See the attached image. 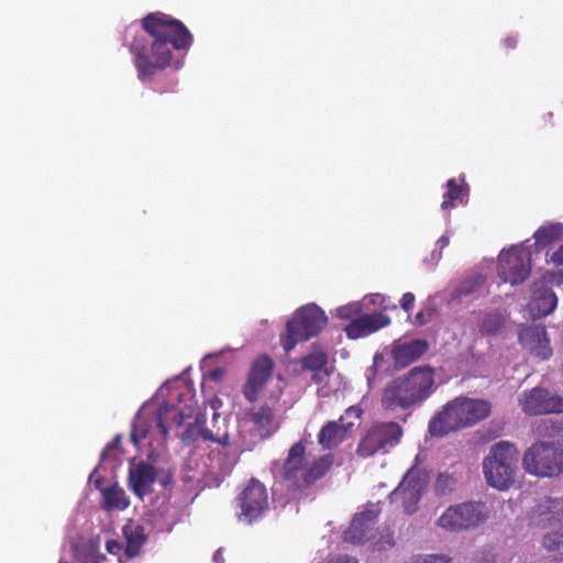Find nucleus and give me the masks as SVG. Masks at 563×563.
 <instances>
[{"label": "nucleus", "instance_id": "603ef678", "mask_svg": "<svg viewBox=\"0 0 563 563\" xmlns=\"http://www.w3.org/2000/svg\"><path fill=\"white\" fill-rule=\"evenodd\" d=\"M213 561L216 563H223L224 562V559H223V554H222V550L219 549L214 552L213 554Z\"/></svg>", "mask_w": 563, "mask_h": 563}, {"label": "nucleus", "instance_id": "de8ad7c7", "mask_svg": "<svg viewBox=\"0 0 563 563\" xmlns=\"http://www.w3.org/2000/svg\"><path fill=\"white\" fill-rule=\"evenodd\" d=\"M121 442V437L120 435H117L108 445L107 448L102 451L100 457L101 460H106V455H107V452L110 451V450H113L115 449Z\"/></svg>", "mask_w": 563, "mask_h": 563}, {"label": "nucleus", "instance_id": "aec40b11", "mask_svg": "<svg viewBox=\"0 0 563 563\" xmlns=\"http://www.w3.org/2000/svg\"><path fill=\"white\" fill-rule=\"evenodd\" d=\"M532 523L548 528L563 522V499L547 498L532 509Z\"/></svg>", "mask_w": 563, "mask_h": 563}, {"label": "nucleus", "instance_id": "ea45409f", "mask_svg": "<svg viewBox=\"0 0 563 563\" xmlns=\"http://www.w3.org/2000/svg\"><path fill=\"white\" fill-rule=\"evenodd\" d=\"M433 318V310L429 309L426 311H419L413 319V324L416 327H422L429 323Z\"/></svg>", "mask_w": 563, "mask_h": 563}, {"label": "nucleus", "instance_id": "412c9836", "mask_svg": "<svg viewBox=\"0 0 563 563\" xmlns=\"http://www.w3.org/2000/svg\"><path fill=\"white\" fill-rule=\"evenodd\" d=\"M157 470L150 463L140 462L129 471V486L140 498L152 493L156 481Z\"/></svg>", "mask_w": 563, "mask_h": 563}, {"label": "nucleus", "instance_id": "473e14b6", "mask_svg": "<svg viewBox=\"0 0 563 563\" xmlns=\"http://www.w3.org/2000/svg\"><path fill=\"white\" fill-rule=\"evenodd\" d=\"M542 545L550 552L563 549V530L547 533L542 540Z\"/></svg>", "mask_w": 563, "mask_h": 563}, {"label": "nucleus", "instance_id": "2f4dec72", "mask_svg": "<svg viewBox=\"0 0 563 563\" xmlns=\"http://www.w3.org/2000/svg\"><path fill=\"white\" fill-rule=\"evenodd\" d=\"M504 327V318L499 313L486 314L479 324V332L484 335L495 334Z\"/></svg>", "mask_w": 563, "mask_h": 563}, {"label": "nucleus", "instance_id": "4be33fe9", "mask_svg": "<svg viewBox=\"0 0 563 563\" xmlns=\"http://www.w3.org/2000/svg\"><path fill=\"white\" fill-rule=\"evenodd\" d=\"M558 305V298L550 287L533 284L532 298L528 303L530 314L533 318H542L550 314Z\"/></svg>", "mask_w": 563, "mask_h": 563}, {"label": "nucleus", "instance_id": "4c0bfd02", "mask_svg": "<svg viewBox=\"0 0 563 563\" xmlns=\"http://www.w3.org/2000/svg\"><path fill=\"white\" fill-rule=\"evenodd\" d=\"M485 279L482 275L476 276L473 279L465 280L457 289L460 295H470L473 292L475 287L482 286Z\"/></svg>", "mask_w": 563, "mask_h": 563}, {"label": "nucleus", "instance_id": "0eeeda50", "mask_svg": "<svg viewBox=\"0 0 563 563\" xmlns=\"http://www.w3.org/2000/svg\"><path fill=\"white\" fill-rule=\"evenodd\" d=\"M328 322L323 310L314 303L299 308L286 324V333L280 342L286 352L291 351L298 342L317 335Z\"/></svg>", "mask_w": 563, "mask_h": 563}, {"label": "nucleus", "instance_id": "9d476101", "mask_svg": "<svg viewBox=\"0 0 563 563\" xmlns=\"http://www.w3.org/2000/svg\"><path fill=\"white\" fill-rule=\"evenodd\" d=\"M489 510L483 501H466L450 506L438 519V526L451 532L468 530L484 523Z\"/></svg>", "mask_w": 563, "mask_h": 563}, {"label": "nucleus", "instance_id": "a211bd4d", "mask_svg": "<svg viewBox=\"0 0 563 563\" xmlns=\"http://www.w3.org/2000/svg\"><path fill=\"white\" fill-rule=\"evenodd\" d=\"M390 323V318L383 312L365 313L352 319L344 328L349 339L367 336Z\"/></svg>", "mask_w": 563, "mask_h": 563}, {"label": "nucleus", "instance_id": "dca6fc26", "mask_svg": "<svg viewBox=\"0 0 563 563\" xmlns=\"http://www.w3.org/2000/svg\"><path fill=\"white\" fill-rule=\"evenodd\" d=\"M519 342L533 356L542 361L549 360L552 355L550 339L545 327L542 324L522 327L519 331Z\"/></svg>", "mask_w": 563, "mask_h": 563}, {"label": "nucleus", "instance_id": "f257e3e1", "mask_svg": "<svg viewBox=\"0 0 563 563\" xmlns=\"http://www.w3.org/2000/svg\"><path fill=\"white\" fill-rule=\"evenodd\" d=\"M133 57L137 79L151 82L154 75L174 65V51H188L194 37L186 25L163 12L146 14L141 20V30L130 25L125 41Z\"/></svg>", "mask_w": 563, "mask_h": 563}, {"label": "nucleus", "instance_id": "39448f33", "mask_svg": "<svg viewBox=\"0 0 563 563\" xmlns=\"http://www.w3.org/2000/svg\"><path fill=\"white\" fill-rule=\"evenodd\" d=\"M192 408L187 406L184 409L175 405L163 402L153 412L139 413L133 422L131 441L135 446L157 433L162 440H166L169 429L173 426H181L187 418L192 416Z\"/></svg>", "mask_w": 563, "mask_h": 563}, {"label": "nucleus", "instance_id": "6e6552de", "mask_svg": "<svg viewBox=\"0 0 563 563\" xmlns=\"http://www.w3.org/2000/svg\"><path fill=\"white\" fill-rule=\"evenodd\" d=\"M522 466L539 477L558 476L563 473V449L550 442H536L525 452Z\"/></svg>", "mask_w": 563, "mask_h": 563}, {"label": "nucleus", "instance_id": "7ed1b4c3", "mask_svg": "<svg viewBox=\"0 0 563 563\" xmlns=\"http://www.w3.org/2000/svg\"><path fill=\"white\" fill-rule=\"evenodd\" d=\"M492 407L487 400L459 397L449 401L429 422L433 437H443L487 418Z\"/></svg>", "mask_w": 563, "mask_h": 563}, {"label": "nucleus", "instance_id": "423d86ee", "mask_svg": "<svg viewBox=\"0 0 563 563\" xmlns=\"http://www.w3.org/2000/svg\"><path fill=\"white\" fill-rule=\"evenodd\" d=\"M519 451L508 441L495 443L483 461V473L487 484L498 490H507L517 479Z\"/></svg>", "mask_w": 563, "mask_h": 563}, {"label": "nucleus", "instance_id": "f3484780", "mask_svg": "<svg viewBox=\"0 0 563 563\" xmlns=\"http://www.w3.org/2000/svg\"><path fill=\"white\" fill-rule=\"evenodd\" d=\"M378 512L367 509L357 514L352 519L349 528L344 531L343 539L352 544H364L375 537Z\"/></svg>", "mask_w": 563, "mask_h": 563}, {"label": "nucleus", "instance_id": "79ce46f5", "mask_svg": "<svg viewBox=\"0 0 563 563\" xmlns=\"http://www.w3.org/2000/svg\"><path fill=\"white\" fill-rule=\"evenodd\" d=\"M415 300L416 297L412 292H405L401 297L400 306L405 311L409 312L413 308Z\"/></svg>", "mask_w": 563, "mask_h": 563}, {"label": "nucleus", "instance_id": "c756f323", "mask_svg": "<svg viewBox=\"0 0 563 563\" xmlns=\"http://www.w3.org/2000/svg\"><path fill=\"white\" fill-rule=\"evenodd\" d=\"M536 244L545 247L563 238V224L552 223L547 227L539 228L534 233Z\"/></svg>", "mask_w": 563, "mask_h": 563}, {"label": "nucleus", "instance_id": "c85d7f7f", "mask_svg": "<svg viewBox=\"0 0 563 563\" xmlns=\"http://www.w3.org/2000/svg\"><path fill=\"white\" fill-rule=\"evenodd\" d=\"M302 368L313 372L312 379L319 382L322 378L321 375L327 376L328 369V356L324 352H313L303 356L300 361Z\"/></svg>", "mask_w": 563, "mask_h": 563}, {"label": "nucleus", "instance_id": "58836bf2", "mask_svg": "<svg viewBox=\"0 0 563 563\" xmlns=\"http://www.w3.org/2000/svg\"><path fill=\"white\" fill-rule=\"evenodd\" d=\"M156 479L164 488H172L174 484V472L170 470L157 471Z\"/></svg>", "mask_w": 563, "mask_h": 563}, {"label": "nucleus", "instance_id": "49530a36", "mask_svg": "<svg viewBox=\"0 0 563 563\" xmlns=\"http://www.w3.org/2000/svg\"><path fill=\"white\" fill-rule=\"evenodd\" d=\"M363 415V409L358 406H351L345 410L344 417H354L355 419H360Z\"/></svg>", "mask_w": 563, "mask_h": 563}, {"label": "nucleus", "instance_id": "09e8293b", "mask_svg": "<svg viewBox=\"0 0 563 563\" xmlns=\"http://www.w3.org/2000/svg\"><path fill=\"white\" fill-rule=\"evenodd\" d=\"M517 43H518V40L516 36H507L505 40H504V46L507 48V49H514L516 46H517Z\"/></svg>", "mask_w": 563, "mask_h": 563}, {"label": "nucleus", "instance_id": "f8f14e48", "mask_svg": "<svg viewBox=\"0 0 563 563\" xmlns=\"http://www.w3.org/2000/svg\"><path fill=\"white\" fill-rule=\"evenodd\" d=\"M427 486L426 476L417 468L407 471L399 485L389 494L393 504H399L405 514L412 515L418 510L422 493Z\"/></svg>", "mask_w": 563, "mask_h": 563}, {"label": "nucleus", "instance_id": "f704fd0d", "mask_svg": "<svg viewBox=\"0 0 563 563\" xmlns=\"http://www.w3.org/2000/svg\"><path fill=\"white\" fill-rule=\"evenodd\" d=\"M563 430L562 423L552 420L542 421L537 427V432L540 437H554Z\"/></svg>", "mask_w": 563, "mask_h": 563}, {"label": "nucleus", "instance_id": "bb28decb", "mask_svg": "<svg viewBox=\"0 0 563 563\" xmlns=\"http://www.w3.org/2000/svg\"><path fill=\"white\" fill-rule=\"evenodd\" d=\"M103 496L102 508L111 511V510H124L130 506V499L126 496L123 488H121L117 483L101 489Z\"/></svg>", "mask_w": 563, "mask_h": 563}, {"label": "nucleus", "instance_id": "8fccbe9b", "mask_svg": "<svg viewBox=\"0 0 563 563\" xmlns=\"http://www.w3.org/2000/svg\"><path fill=\"white\" fill-rule=\"evenodd\" d=\"M330 563H358V561L352 556L343 555V556H338L335 560L331 561Z\"/></svg>", "mask_w": 563, "mask_h": 563}, {"label": "nucleus", "instance_id": "a18cd8bd", "mask_svg": "<svg viewBox=\"0 0 563 563\" xmlns=\"http://www.w3.org/2000/svg\"><path fill=\"white\" fill-rule=\"evenodd\" d=\"M550 261L554 265H563V244L552 253Z\"/></svg>", "mask_w": 563, "mask_h": 563}, {"label": "nucleus", "instance_id": "c03bdc74", "mask_svg": "<svg viewBox=\"0 0 563 563\" xmlns=\"http://www.w3.org/2000/svg\"><path fill=\"white\" fill-rule=\"evenodd\" d=\"M550 261L554 265H563V244L552 253Z\"/></svg>", "mask_w": 563, "mask_h": 563}, {"label": "nucleus", "instance_id": "4468645a", "mask_svg": "<svg viewBox=\"0 0 563 563\" xmlns=\"http://www.w3.org/2000/svg\"><path fill=\"white\" fill-rule=\"evenodd\" d=\"M522 411L529 416L563 413V397L541 387L525 393Z\"/></svg>", "mask_w": 563, "mask_h": 563}, {"label": "nucleus", "instance_id": "9b49d317", "mask_svg": "<svg viewBox=\"0 0 563 563\" xmlns=\"http://www.w3.org/2000/svg\"><path fill=\"white\" fill-rule=\"evenodd\" d=\"M235 501L241 510L238 515L239 519L250 525L263 518L269 508L267 489L256 478L247 481L238 494Z\"/></svg>", "mask_w": 563, "mask_h": 563}, {"label": "nucleus", "instance_id": "b1692460", "mask_svg": "<svg viewBox=\"0 0 563 563\" xmlns=\"http://www.w3.org/2000/svg\"><path fill=\"white\" fill-rule=\"evenodd\" d=\"M250 416L255 431L263 440L271 438L279 428L276 422L275 410L267 404L251 411Z\"/></svg>", "mask_w": 563, "mask_h": 563}, {"label": "nucleus", "instance_id": "ddd939ff", "mask_svg": "<svg viewBox=\"0 0 563 563\" xmlns=\"http://www.w3.org/2000/svg\"><path fill=\"white\" fill-rule=\"evenodd\" d=\"M531 264L529 252L521 246H511L498 256V275L504 283L518 285L530 275Z\"/></svg>", "mask_w": 563, "mask_h": 563}, {"label": "nucleus", "instance_id": "37998d69", "mask_svg": "<svg viewBox=\"0 0 563 563\" xmlns=\"http://www.w3.org/2000/svg\"><path fill=\"white\" fill-rule=\"evenodd\" d=\"M415 563H450V559L443 555H429L423 559H418Z\"/></svg>", "mask_w": 563, "mask_h": 563}, {"label": "nucleus", "instance_id": "393cba45", "mask_svg": "<svg viewBox=\"0 0 563 563\" xmlns=\"http://www.w3.org/2000/svg\"><path fill=\"white\" fill-rule=\"evenodd\" d=\"M122 532L125 539V556L128 559L137 556L147 540L144 527L141 525H126L123 527Z\"/></svg>", "mask_w": 563, "mask_h": 563}, {"label": "nucleus", "instance_id": "1a4fd4ad", "mask_svg": "<svg viewBox=\"0 0 563 563\" xmlns=\"http://www.w3.org/2000/svg\"><path fill=\"white\" fill-rule=\"evenodd\" d=\"M402 435L404 430L398 422H375L362 435L356 454L362 459H368L378 453H388L399 444Z\"/></svg>", "mask_w": 563, "mask_h": 563}, {"label": "nucleus", "instance_id": "f03ea898", "mask_svg": "<svg viewBox=\"0 0 563 563\" xmlns=\"http://www.w3.org/2000/svg\"><path fill=\"white\" fill-rule=\"evenodd\" d=\"M435 389L434 372L429 365L416 366L393 379L383 390L380 406L395 412L411 410L426 401Z\"/></svg>", "mask_w": 563, "mask_h": 563}, {"label": "nucleus", "instance_id": "20e7f679", "mask_svg": "<svg viewBox=\"0 0 563 563\" xmlns=\"http://www.w3.org/2000/svg\"><path fill=\"white\" fill-rule=\"evenodd\" d=\"M333 463L334 456L330 453L319 456L310 463L307 457L306 446L299 441L294 443L288 450L287 457L283 463L282 477L296 489H306L324 477Z\"/></svg>", "mask_w": 563, "mask_h": 563}, {"label": "nucleus", "instance_id": "2eb2a0df", "mask_svg": "<svg viewBox=\"0 0 563 563\" xmlns=\"http://www.w3.org/2000/svg\"><path fill=\"white\" fill-rule=\"evenodd\" d=\"M275 363L267 354L257 356L251 364L246 382L243 385L242 393L250 402H255L258 394L263 390L271 378Z\"/></svg>", "mask_w": 563, "mask_h": 563}, {"label": "nucleus", "instance_id": "a878e982", "mask_svg": "<svg viewBox=\"0 0 563 563\" xmlns=\"http://www.w3.org/2000/svg\"><path fill=\"white\" fill-rule=\"evenodd\" d=\"M446 188L448 190L443 195V201L441 203L442 210L450 211L457 205L464 203V197L468 195V186L464 178H460L459 181L454 178L449 179L446 181Z\"/></svg>", "mask_w": 563, "mask_h": 563}, {"label": "nucleus", "instance_id": "6ab92c4d", "mask_svg": "<svg viewBox=\"0 0 563 563\" xmlns=\"http://www.w3.org/2000/svg\"><path fill=\"white\" fill-rule=\"evenodd\" d=\"M353 421H345V417L341 416L339 420L327 422L318 433V443L323 450H332L343 443L354 427Z\"/></svg>", "mask_w": 563, "mask_h": 563}, {"label": "nucleus", "instance_id": "3c124183", "mask_svg": "<svg viewBox=\"0 0 563 563\" xmlns=\"http://www.w3.org/2000/svg\"><path fill=\"white\" fill-rule=\"evenodd\" d=\"M449 244H450V238H449V236H446V235H442V236L438 240V245H439L441 249L446 247Z\"/></svg>", "mask_w": 563, "mask_h": 563}, {"label": "nucleus", "instance_id": "72a5a7b5", "mask_svg": "<svg viewBox=\"0 0 563 563\" xmlns=\"http://www.w3.org/2000/svg\"><path fill=\"white\" fill-rule=\"evenodd\" d=\"M537 285L542 287L560 286L563 284V271H549L544 273L540 279L536 280Z\"/></svg>", "mask_w": 563, "mask_h": 563}, {"label": "nucleus", "instance_id": "a19ab883", "mask_svg": "<svg viewBox=\"0 0 563 563\" xmlns=\"http://www.w3.org/2000/svg\"><path fill=\"white\" fill-rule=\"evenodd\" d=\"M106 549L107 551L112 554V555H115L117 556V562L118 563H121V560L119 558L121 551L123 550L124 551V544L117 541V540H108L107 543H106Z\"/></svg>", "mask_w": 563, "mask_h": 563}, {"label": "nucleus", "instance_id": "c9c22d12", "mask_svg": "<svg viewBox=\"0 0 563 563\" xmlns=\"http://www.w3.org/2000/svg\"><path fill=\"white\" fill-rule=\"evenodd\" d=\"M361 306L357 302L341 306L336 309L335 316L343 320H352L358 317Z\"/></svg>", "mask_w": 563, "mask_h": 563}, {"label": "nucleus", "instance_id": "5701e85b", "mask_svg": "<svg viewBox=\"0 0 563 563\" xmlns=\"http://www.w3.org/2000/svg\"><path fill=\"white\" fill-rule=\"evenodd\" d=\"M429 344L427 340L416 339L408 342H404L394 346L393 358L398 367H407L411 363L418 361L427 351Z\"/></svg>", "mask_w": 563, "mask_h": 563}, {"label": "nucleus", "instance_id": "864d4df0", "mask_svg": "<svg viewBox=\"0 0 563 563\" xmlns=\"http://www.w3.org/2000/svg\"><path fill=\"white\" fill-rule=\"evenodd\" d=\"M157 92H159V93H164V92H165V90H159V89H157Z\"/></svg>", "mask_w": 563, "mask_h": 563}, {"label": "nucleus", "instance_id": "e433bc0d", "mask_svg": "<svg viewBox=\"0 0 563 563\" xmlns=\"http://www.w3.org/2000/svg\"><path fill=\"white\" fill-rule=\"evenodd\" d=\"M79 563H104L107 556L98 553L93 548L85 550L78 559Z\"/></svg>", "mask_w": 563, "mask_h": 563}, {"label": "nucleus", "instance_id": "cd10ccee", "mask_svg": "<svg viewBox=\"0 0 563 563\" xmlns=\"http://www.w3.org/2000/svg\"><path fill=\"white\" fill-rule=\"evenodd\" d=\"M199 418H196L195 424L187 428L181 435V440L185 443H190L201 437L203 440H210L219 443L222 446L229 445V434L224 433L222 437H216L211 430L199 426Z\"/></svg>", "mask_w": 563, "mask_h": 563}, {"label": "nucleus", "instance_id": "7c9ffc66", "mask_svg": "<svg viewBox=\"0 0 563 563\" xmlns=\"http://www.w3.org/2000/svg\"><path fill=\"white\" fill-rule=\"evenodd\" d=\"M457 481L456 478L448 472H441L437 476L433 490L437 496H446L455 490Z\"/></svg>", "mask_w": 563, "mask_h": 563}]
</instances>
